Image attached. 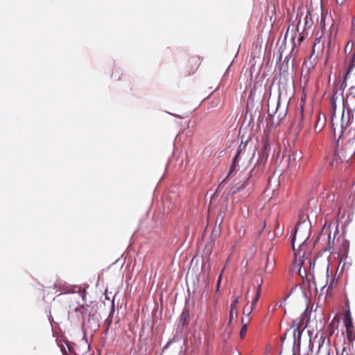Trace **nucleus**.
<instances>
[{"label":"nucleus","instance_id":"aec40b11","mask_svg":"<svg viewBox=\"0 0 355 355\" xmlns=\"http://www.w3.org/2000/svg\"><path fill=\"white\" fill-rule=\"evenodd\" d=\"M121 75L122 73L121 68L119 67L114 66L111 74V78L113 80H117L121 78Z\"/></svg>","mask_w":355,"mask_h":355},{"label":"nucleus","instance_id":"5701e85b","mask_svg":"<svg viewBox=\"0 0 355 355\" xmlns=\"http://www.w3.org/2000/svg\"><path fill=\"white\" fill-rule=\"evenodd\" d=\"M248 322H249V320H248L247 321H245L243 318L242 319L243 326L240 331V336L242 338H244V336H245L247 329H248Z\"/></svg>","mask_w":355,"mask_h":355},{"label":"nucleus","instance_id":"9b49d317","mask_svg":"<svg viewBox=\"0 0 355 355\" xmlns=\"http://www.w3.org/2000/svg\"><path fill=\"white\" fill-rule=\"evenodd\" d=\"M218 235L219 230L216 229L213 230L211 234L209 237V241H208L207 244L205 246V250L207 251L208 256H210L215 245V241L218 236Z\"/></svg>","mask_w":355,"mask_h":355},{"label":"nucleus","instance_id":"e2e57ef3","mask_svg":"<svg viewBox=\"0 0 355 355\" xmlns=\"http://www.w3.org/2000/svg\"><path fill=\"white\" fill-rule=\"evenodd\" d=\"M344 1H345V0H336V2H337L338 3L343 4V3H344Z\"/></svg>","mask_w":355,"mask_h":355},{"label":"nucleus","instance_id":"f704fd0d","mask_svg":"<svg viewBox=\"0 0 355 355\" xmlns=\"http://www.w3.org/2000/svg\"><path fill=\"white\" fill-rule=\"evenodd\" d=\"M254 309L253 307H248L247 306L243 309V314L245 315L247 317H248L250 313H252V310Z\"/></svg>","mask_w":355,"mask_h":355},{"label":"nucleus","instance_id":"cd10ccee","mask_svg":"<svg viewBox=\"0 0 355 355\" xmlns=\"http://www.w3.org/2000/svg\"><path fill=\"white\" fill-rule=\"evenodd\" d=\"M347 337L349 341H352L355 339V332H354L352 329L346 330Z\"/></svg>","mask_w":355,"mask_h":355},{"label":"nucleus","instance_id":"774afa93","mask_svg":"<svg viewBox=\"0 0 355 355\" xmlns=\"http://www.w3.org/2000/svg\"><path fill=\"white\" fill-rule=\"evenodd\" d=\"M105 299L107 300H110V297L107 295V294L105 293Z\"/></svg>","mask_w":355,"mask_h":355},{"label":"nucleus","instance_id":"ea45409f","mask_svg":"<svg viewBox=\"0 0 355 355\" xmlns=\"http://www.w3.org/2000/svg\"><path fill=\"white\" fill-rule=\"evenodd\" d=\"M184 324L178 323L177 329H176V334H182L183 329H184Z\"/></svg>","mask_w":355,"mask_h":355},{"label":"nucleus","instance_id":"bb28decb","mask_svg":"<svg viewBox=\"0 0 355 355\" xmlns=\"http://www.w3.org/2000/svg\"><path fill=\"white\" fill-rule=\"evenodd\" d=\"M342 249L344 250L345 254L347 255L349 249V242L347 240H345L342 244Z\"/></svg>","mask_w":355,"mask_h":355},{"label":"nucleus","instance_id":"a211bd4d","mask_svg":"<svg viewBox=\"0 0 355 355\" xmlns=\"http://www.w3.org/2000/svg\"><path fill=\"white\" fill-rule=\"evenodd\" d=\"M344 322H345V327L346 328V330L352 329L353 328V322L352 319L351 317V313L349 308L348 307L346 310L345 315L343 318Z\"/></svg>","mask_w":355,"mask_h":355},{"label":"nucleus","instance_id":"4be33fe9","mask_svg":"<svg viewBox=\"0 0 355 355\" xmlns=\"http://www.w3.org/2000/svg\"><path fill=\"white\" fill-rule=\"evenodd\" d=\"M299 156L297 154H292L288 155V166L293 168L296 165V159Z\"/></svg>","mask_w":355,"mask_h":355},{"label":"nucleus","instance_id":"20e7f679","mask_svg":"<svg viewBox=\"0 0 355 355\" xmlns=\"http://www.w3.org/2000/svg\"><path fill=\"white\" fill-rule=\"evenodd\" d=\"M313 24V20L311 17V11L309 9H306V15L304 18V25L302 27V30L300 33L299 37L297 39L299 43L302 42L304 40V38L308 36V31L311 28Z\"/></svg>","mask_w":355,"mask_h":355},{"label":"nucleus","instance_id":"423d86ee","mask_svg":"<svg viewBox=\"0 0 355 355\" xmlns=\"http://www.w3.org/2000/svg\"><path fill=\"white\" fill-rule=\"evenodd\" d=\"M261 144L262 148L259 153L257 163L265 164V163L267 162L270 151V143L268 139H263Z\"/></svg>","mask_w":355,"mask_h":355},{"label":"nucleus","instance_id":"7ed1b4c3","mask_svg":"<svg viewBox=\"0 0 355 355\" xmlns=\"http://www.w3.org/2000/svg\"><path fill=\"white\" fill-rule=\"evenodd\" d=\"M81 327L82 331L84 333L83 339L85 340L86 343H87L86 339L87 331L89 330L92 332H95L98 329L99 320L98 316L95 314L94 315H90L89 318L83 320L81 322Z\"/></svg>","mask_w":355,"mask_h":355},{"label":"nucleus","instance_id":"052dcab7","mask_svg":"<svg viewBox=\"0 0 355 355\" xmlns=\"http://www.w3.org/2000/svg\"><path fill=\"white\" fill-rule=\"evenodd\" d=\"M354 88H355L354 86H352V87H349V95H352V91H354Z\"/></svg>","mask_w":355,"mask_h":355},{"label":"nucleus","instance_id":"6e6552de","mask_svg":"<svg viewBox=\"0 0 355 355\" xmlns=\"http://www.w3.org/2000/svg\"><path fill=\"white\" fill-rule=\"evenodd\" d=\"M316 355H330L329 341L325 343V337L322 334L318 340V347Z\"/></svg>","mask_w":355,"mask_h":355},{"label":"nucleus","instance_id":"72a5a7b5","mask_svg":"<svg viewBox=\"0 0 355 355\" xmlns=\"http://www.w3.org/2000/svg\"><path fill=\"white\" fill-rule=\"evenodd\" d=\"M320 29L322 31H323V29L325 28V17L324 16L322 12L321 13V19H320Z\"/></svg>","mask_w":355,"mask_h":355},{"label":"nucleus","instance_id":"6ab92c4d","mask_svg":"<svg viewBox=\"0 0 355 355\" xmlns=\"http://www.w3.org/2000/svg\"><path fill=\"white\" fill-rule=\"evenodd\" d=\"M261 283H262V279L261 280V282L258 285V287H257V292H256V295L254 297V298H253V300L252 301V303H251V306L253 307L254 309V307L256 306V304L259 301V300L260 298V296H261Z\"/></svg>","mask_w":355,"mask_h":355},{"label":"nucleus","instance_id":"7c9ffc66","mask_svg":"<svg viewBox=\"0 0 355 355\" xmlns=\"http://www.w3.org/2000/svg\"><path fill=\"white\" fill-rule=\"evenodd\" d=\"M112 318H107L105 320V322H104V324L106 326V329H105V333L107 334V331H109V329L112 324Z\"/></svg>","mask_w":355,"mask_h":355},{"label":"nucleus","instance_id":"13d9d810","mask_svg":"<svg viewBox=\"0 0 355 355\" xmlns=\"http://www.w3.org/2000/svg\"><path fill=\"white\" fill-rule=\"evenodd\" d=\"M320 37H319V38H316V39H315V40H318V42L317 43H316V42H315V43H314V45H313V52L315 51V48L316 47V46H317L318 44H319V43H320Z\"/></svg>","mask_w":355,"mask_h":355},{"label":"nucleus","instance_id":"69168bd1","mask_svg":"<svg viewBox=\"0 0 355 355\" xmlns=\"http://www.w3.org/2000/svg\"><path fill=\"white\" fill-rule=\"evenodd\" d=\"M334 287V281L331 282V283L330 284V285L329 286V288H333Z\"/></svg>","mask_w":355,"mask_h":355},{"label":"nucleus","instance_id":"680f3d73","mask_svg":"<svg viewBox=\"0 0 355 355\" xmlns=\"http://www.w3.org/2000/svg\"><path fill=\"white\" fill-rule=\"evenodd\" d=\"M231 64H230L228 66V68L227 69V70H226V71H225V74H224L223 78H225V76H226V75H227V73L229 72V70H230V67H231Z\"/></svg>","mask_w":355,"mask_h":355},{"label":"nucleus","instance_id":"b1692460","mask_svg":"<svg viewBox=\"0 0 355 355\" xmlns=\"http://www.w3.org/2000/svg\"><path fill=\"white\" fill-rule=\"evenodd\" d=\"M261 164L260 163H256L255 165L253 166V168H251V170L248 173L247 176L243 180H248V182H249V180L251 177H252L257 172V165Z\"/></svg>","mask_w":355,"mask_h":355},{"label":"nucleus","instance_id":"5fc2aeb1","mask_svg":"<svg viewBox=\"0 0 355 355\" xmlns=\"http://www.w3.org/2000/svg\"><path fill=\"white\" fill-rule=\"evenodd\" d=\"M347 86V83H346V80H345L342 84H341V86H340V89L342 90V93L343 92L345 88Z\"/></svg>","mask_w":355,"mask_h":355},{"label":"nucleus","instance_id":"de8ad7c7","mask_svg":"<svg viewBox=\"0 0 355 355\" xmlns=\"http://www.w3.org/2000/svg\"><path fill=\"white\" fill-rule=\"evenodd\" d=\"M80 294V296L82 297V300L83 302H85V298H86V291L85 290H83V291H79Z\"/></svg>","mask_w":355,"mask_h":355},{"label":"nucleus","instance_id":"4468645a","mask_svg":"<svg viewBox=\"0 0 355 355\" xmlns=\"http://www.w3.org/2000/svg\"><path fill=\"white\" fill-rule=\"evenodd\" d=\"M80 309L82 310V312H83V320L87 318H89L90 315H95V313L94 312L93 307H92L91 305H89L87 303L82 304L80 305Z\"/></svg>","mask_w":355,"mask_h":355},{"label":"nucleus","instance_id":"8fccbe9b","mask_svg":"<svg viewBox=\"0 0 355 355\" xmlns=\"http://www.w3.org/2000/svg\"><path fill=\"white\" fill-rule=\"evenodd\" d=\"M234 319V311L230 310V315H229V323L232 322V321Z\"/></svg>","mask_w":355,"mask_h":355},{"label":"nucleus","instance_id":"f03ea898","mask_svg":"<svg viewBox=\"0 0 355 355\" xmlns=\"http://www.w3.org/2000/svg\"><path fill=\"white\" fill-rule=\"evenodd\" d=\"M305 223V219H303L301 216H300V219L297 222L296 225H295V231H294V233H293V238H292V248H293V250L294 251V254L295 256V257L298 255L300 257V259H299V263H298V267H299V272H300V268H302V266L304 264V262L306 261V258H305V252H303L302 254L301 255V252H302V246L304 245V243H306V241H307L308 238H306V239L300 245V249L298 250L297 252H295V243H294V241L295 239V236H296V234H297V230H298V227L301 225V223Z\"/></svg>","mask_w":355,"mask_h":355},{"label":"nucleus","instance_id":"dca6fc26","mask_svg":"<svg viewBox=\"0 0 355 355\" xmlns=\"http://www.w3.org/2000/svg\"><path fill=\"white\" fill-rule=\"evenodd\" d=\"M304 320L299 316L293 321L289 328L293 329H296L297 328L305 329L307 327V322L304 324Z\"/></svg>","mask_w":355,"mask_h":355},{"label":"nucleus","instance_id":"f8f14e48","mask_svg":"<svg viewBox=\"0 0 355 355\" xmlns=\"http://www.w3.org/2000/svg\"><path fill=\"white\" fill-rule=\"evenodd\" d=\"M248 180H243L241 182L236 184L230 189L229 194L231 196H234L236 193L244 190L248 187Z\"/></svg>","mask_w":355,"mask_h":355},{"label":"nucleus","instance_id":"79ce46f5","mask_svg":"<svg viewBox=\"0 0 355 355\" xmlns=\"http://www.w3.org/2000/svg\"><path fill=\"white\" fill-rule=\"evenodd\" d=\"M219 102H220V99H219L218 98H214V99L211 101V107H216V106L218 105Z\"/></svg>","mask_w":355,"mask_h":355},{"label":"nucleus","instance_id":"1a4fd4ad","mask_svg":"<svg viewBox=\"0 0 355 355\" xmlns=\"http://www.w3.org/2000/svg\"><path fill=\"white\" fill-rule=\"evenodd\" d=\"M80 305L81 304H78V306L73 309H71L68 313L69 319L71 320L72 322H82L83 321V312L80 309Z\"/></svg>","mask_w":355,"mask_h":355},{"label":"nucleus","instance_id":"412c9836","mask_svg":"<svg viewBox=\"0 0 355 355\" xmlns=\"http://www.w3.org/2000/svg\"><path fill=\"white\" fill-rule=\"evenodd\" d=\"M189 309L186 308V307L184 308L183 311H182V313L180 314L178 323L185 324L187 319L189 316Z\"/></svg>","mask_w":355,"mask_h":355},{"label":"nucleus","instance_id":"c756f323","mask_svg":"<svg viewBox=\"0 0 355 355\" xmlns=\"http://www.w3.org/2000/svg\"><path fill=\"white\" fill-rule=\"evenodd\" d=\"M68 349H69V352L71 353V354H76L75 353V350H74V348H73V343H71V342H69V341H65L64 342Z\"/></svg>","mask_w":355,"mask_h":355},{"label":"nucleus","instance_id":"c03bdc74","mask_svg":"<svg viewBox=\"0 0 355 355\" xmlns=\"http://www.w3.org/2000/svg\"><path fill=\"white\" fill-rule=\"evenodd\" d=\"M328 237H329L328 246H329V250H330L331 248H333V243L334 242V239H333V241L331 242V233L330 232L328 234Z\"/></svg>","mask_w":355,"mask_h":355},{"label":"nucleus","instance_id":"393cba45","mask_svg":"<svg viewBox=\"0 0 355 355\" xmlns=\"http://www.w3.org/2000/svg\"><path fill=\"white\" fill-rule=\"evenodd\" d=\"M355 67V50H354V52L353 53V56L351 59V61H350V63H349V66L347 69V74L346 76H347L350 71L353 69V68Z\"/></svg>","mask_w":355,"mask_h":355},{"label":"nucleus","instance_id":"09e8293b","mask_svg":"<svg viewBox=\"0 0 355 355\" xmlns=\"http://www.w3.org/2000/svg\"><path fill=\"white\" fill-rule=\"evenodd\" d=\"M171 344H172V343L171 342L170 340H168V341L163 346L162 352L166 350Z\"/></svg>","mask_w":355,"mask_h":355},{"label":"nucleus","instance_id":"2f4dec72","mask_svg":"<svg viewBox=\"0 0 355 355\" xmlns=\"http://www.w3.org/2000/svg\"><path fill=\"white\" fill-rule=\"evenodd\" d=\"M240 295L237 296L231 303L230 304V310H233L236 308L237 304L239 303Z\"/></svg>","mask_w":355,"mask_h":355},{"label":"nucleus","instance_id":"39448f33","mask_svg":"<svg viewBox=\"0 0 355 355\" xmlns=\"http://www.w3.org/2000/svg\"><path fill=\"white\" fill-rule=\"evenodd\" d=\"M343 159L346 161L351 159L355 155V137L349 139L341 150Z\"/></svg>","mask_w":355,"mask_h":355},{"label":"nucleus","instance_id":"6e6d98bb","mask_svg":"<svg viewBox=\"0 0 355 355\" xmlns=\"http://www.w3.org/2000/svg\"><path fill=\"white\" fill-rule=\"evenodd\" d=\"M60 349H61V352L62 353V355H68L67 352L64 346L62 345V347H60Z\"/></svg>","mask_w":355,"mask_h":355},{"label":"nucleus","instance_id":"603ef678","mask_svg":"<svg viewBox=\"0 0 355 355\" xmlns=\"http://www.w3.org/2000/svg\"><path fill=\"white\" fill-rule=\"evenodd\" d=\"M288 296L289 295L286 296L283 302H281L277 304V306L279 307H282V306H284L286 304V301L287 298L288 297Z\"/></svg>","mask_w":355,"mask_h":355},{"label":"nucleus","instance_id":"4d7b16f0","mask_svg":"<svg viewBox=\"0 0 355 355\" xmlns=\"http://www.w3.org/2000/svg\"><path fill=\"white\" fill-rule=\"evenodd\" d=\"M309 350L311 352L313 351V343H312V341H311V338H310L309 339Z\"/></svg>","mask_w":355,"mask_h":355},{"label":"nucleus","instance_id":"58836bf2","mask_svg":"<svg viewBox=\"0 0 355 355\" xmlns=\"http://www.w3.org/2000/svg\"><path fill=\"white\" fill-rule=\"evenodd\" d=\"M337 92H338V90H337L336 87H334V92L331 97V103H334V105H336L335 99L336 98V96L337 94Z\"/></svg>","mask_w":355,"mask_h":355},{"label":"nucleus","instance_id":"3c124183","mask_svg":"<svg viewBox=\"0 0 355 355\" xmlns=\"http://www.w3.org/2000/svg\"><path fill=\"white\" fill-rule=\"evenodd\" d=\"M290 329H291L290 328H288V329L286 330V331H285V334H284V336H283L282 338H281V342H282V343H284V341H285V340H286V334H287V333L289 331V330H290Z\"/></svg>","mask_w":355,"mask_h":355},{"label":"nucleus","instance_id":"bf43d9fd","mask_svg":"<svg viewBox=\"0 0 355 355\" xmlns=\"http://www.w3.org/2000/svg\"><path fill=\"white\" fill-rule=\"evenodd\" d=\"M49 322L52 324V322H53V317H52V315H51V313H49Z\"/></svg>","mask_w":355,"mask_h":355},{"label":"nucleus","instance_id":"473e14b6","mask_svg":"<svg viewBox=\"0 0 355 355\" xmlns=\"http://www.w3.org/2000/svg\"><path fill=\"white\" fill-rule=\"evenodd\" d=\"M114 297H115V296ZM114 313V298H113V300L112 301L111 309H110V313H109V315L107 317L110 318H113Z\"/></svg>","mask_w":355,"mask_h":355},{"label":"nucleus","instance_id":"f257e3e1","mask_svg":"<svg viewBox=\"0 0 355 355\" xmlns=\"http://www.w3.org/2000/svg\"><path fill=\"white\" fill-rule=\"evenodd\" d=\"M292 40L293 42L292 50L290 53L284 58L282 62H281L282 54V53H279V61L280 62V64L278 65L277 69L278 73L280 76V80L283 79L286 81L289 77V62L293 56L292 53L295 47V44L294 42L295 35L292 37Z\"/></svg>","mask_w":355,"mask_h":355},{"label":"nucleus","instance_id":"a19ab883","mask_svg":"<svg viewBox=\"0 0 355 355\" xmlns=\"http://www.w3.org/2000/svg\"><path fill=\"white\" fill-rule=\"evenodd\" d=\"M172 343L178 342L180 340V336L175 334L171 339H169Z\"/></svg>","mask_w":355,"mask_h":355},{"label":"nucleus","instance_id":"37998d69","mask_svg":"<svg viewBox=\"0 0 355 355\" xmlns=\"http://www.w3.org/2000/svg\"><path fill=\"white\" fill-rule=\"evenodd\" d=\"M315 260H316V258H315L313 259V261H311V259L309 260V269L310 270H313L314 269V267H315Z\"/></svg>","mask_w":355,"mask_h":355},{"label":"nucleus","instance_id":"a878e982","mask_svg":"<svg viewBox=\"0 0 355 355\" xmlns=\"http://www.w3.org/2000/svg\"><path fill=\"white\" fill-rule=\"evenodd\" d=\"M310 315L311 311H309L308 307H306L300 316L302 317L304 320H306V322H308L310 319Z\"/></svg>","mask_w":355,"mask_h":355},{"label":"nucleus","instance_id":"4c0bfd02","mask_svg":"<svg viewBox=\"0 0 355 355\" xmlns=\"http://www.w3.org/2000/svg\"><path fill=\"white\" fill-rule=\"evenodd\" d=\"M223 270H224V268L223 269V270L221 271V272L220 273V275H218V277L217 285H216L217 286V291L219 290V288H220V286Z\"/></svg>","mask_w":355,"mask_h":355},{"label":"nucleus","instance_id":"e433bc0d","mask_svg":"<svg viewBox=\"0 0 355 355\" xmlns=\"http://www.w3.org/2000/svg\"><path fill=\"white\" fill-rule=\"evenodd\" d=\"M303 119H304L303 108H302V106H301L300 113V116H299V120H300L299 123H298L299 127H302V122L303 121Z\"/></svg>","mask_w":355,"mask_h":355},{"label":"nucleus","instance_id":"c9c22d12","mask_svg":"<svg viewBox=\"0 0 355 355\" xmlns=\"http://www.w3.org/2000/svg\"><path fill=\"white\" fill-rule=\"evenodd\" d=\"M332 28H333V24H331V26L330 28V33H329L328 41H327L328 53L329 52L330 47H331V35H332Z\"/></svg>","mask_w":355,"mask_h":355},{"label":"nucleus","instance_id":"2eb2a0df","mask_svg":"<svg viewBox=\"0 0 355 355\" xmlns=\"http://www.w3.org/2000/svg\"><path fill=\"white\" fill-rule=\"evenodd\" d=\"M279 106H280V93L279 94V97H278V101L277 102L276 107L271 112H270V105H268V114L270 115V116H273L274 114H277L278 119L279 120H282V119H284L285 118V116L286 115V112H279Z\"/></svg>","mask_w":355,"mask_h":355},{"label":"nucleus","instance_id":"f3484780","mask_svg":"<svg viewBox=\"0 0 355 355\" xmlns=\"http://www.w3.org/2000/svg\"><path fill=\"white\" fill-rule=\"evenodd\" d=\"M351 117V111L349 109H347V112H345V107H343L341 121H340V127L342 129V132H343V129L345 128L348 122L350 120Z\"/></svg>","mask_w":355,"mask_h":355},{"label":"nucleus","instance_id":"a18cd8bd","mask_svg":"<svg viewBox=\"0 0 355 355\" xmlns=\"http://www.w3.org/2000/svg\"><path fill=\"white\" fill-rule=\"evenodd\" d=\"M288 33V29L286 32L285 36L282 40V45L280 46V49L283 47V46L286 45Z\"/></svg>","mask_w":355,"mask_h":355},{"label":"nucleus","instance_id":"0eeeda50","mask_svg":"<svg viewBox=\"0 0 355 355\" xmlns=\"http://www.w3.org/2000/svg\"><path fill=\"white\" fill-rule=\"evenodd\" d=\"M304 329H296L293 330V355H295L297 352H300L302 335Z\"/></svg>","mask_w":355,"mask_h":355},{"label":"nucleus","instance_id":"49530a36","mask_svg":"<svg viewBox=\"0 0 355 355\" xmlns=\"http://www.w3.org/2000/svg\"><path fill=\"white\" fill-rule=\"evenodd\" d=\"M298 274L300 275L301 277L303 279L306 278L307 277L306 271V270H304V271H302V268H300V272L298 271Z\"/></svg>","mask_w":355,"mask_h":355},{"label":"nucleus","instance_id":"338daca9","mask_svg":"<svg viewBox=\"0 0 355 355\" xmlns=\"http://www.w3.org/2000/svg\"><path fill=\"white\" fill-rule=\"evenodd\" d=\"M310 275L311 276L312 279H314L313 273L310 272Z\"/></svg>","mask_w":355,"mask_h":355},{"label":"nucleus","instance_id":"c85d7f7f","mask_svg":"<svg viewBox=\"0 0 355 355\" xmlns=\"http://www.w3.org/2000/svg\"><path fill=\"white\" fill-rule=\"evenodd\" d=\"M303 15V12L302 10H297V15H296V19H298V23H297V26L296 27V30L299 32L300 31V24L301 22V18H302V16Z\"/></svg>","mask_w":355,"mask_h":355},{"label":"nucleus","instance_id":"0e129e2a","mask_svg":"<svg viewBox=\"0 0 355 355\" xmlns=\"http://www.w3.org/2000/svg\"><path fill=\"white\" fill-rule=\"evenodd\" d=\"M350 96H351V99H350L351 101H352V99H355V94H352V95H350ZM354 110H355V107H354Z\"/></svg>","mask_w":355,"mask_h":355},{"label":"nucleus","instance_id":"9d476101","mask_svg":"<svg viewBox=\"0 0 355 355\" xmlns=\"http://www.w3.org/2000/svg\"><path fill=\"white\" fill-rule=\"evenodd\" d=\"M241 145L239 146V149L237 150L236 153V155H234L233 159H232V164L230 166V168L229 170V172L227 173V175L226 176V178L223 180V182H221V184L218 186L217 190L216 192H218L219 188L222 186V184L226 181V180L227 179V178L235 171L236 168V166L238 164V159H239V155L241 154Z\"/></svg>","mask_w":355,"mask_h":355},{"label":"nucleus","instance_id":"ddd939ff","mask_svg":"<svg viewBox=\"0 0 355 355\" xmlns=\"http://www.w3.org/2000/svg\"><path fill=\"white\" fill-rule=\"evenodd\" d=\"M312 56L313 54L307 60H304L302 64V71L304 72L306 75L310 73L311 71L314 69L315 65V60H311Z\"/></svg>","mask_w":355,"mask_h":355},{"label":"nucleus","instance_id":"864d4df0","mask_svg":"<svg viewBox=\"0 0 355 355\" xmlns=\"http://www.w3.org/2000/svg\"><path fill=\"white\" fill-rule=\"evenodd\" d=\"M353 47V42L352 41H349L345 46V51H347L348 48H350L351 49Z\"/></svg>","mask_w":355,"mask_h":355}]
</instances>
